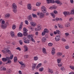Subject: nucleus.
<instances>
[{"mask_svg": "<svg viewBox=\"0 0 74 74\" xmlns=\"http://www.w3.org/2000/svg\"><path fill=\"white\" fill-rule=\"evenodd\" d=\"M37 14L39 16L40 18H43L45 16V14L42 12H38Z\"/></svg>", "mask_w": 74, "mask_h": 74, "instance_id": "1", "label": "nucleus"}, {"mask_svg": "<svg viewBox=\"0 0 74 74\" xmlns=\"http://www.w3.org/2000/svg\"><path fill=\"white\" fill-rule=\"evenodd\" d=\"M7 25H8V23L6 22V24H1V27L2 29H4L6 28L7 26Z\"/></svg>", "mask_w": 74, "mask_h": 74, "instance_id": "2", "label": "nucleus"}, {"mask_svg": "<svg viewBox=\"0 0 74 74\" xmlns=\"http://www.w3.org/2000/svg\"><path fill=\"white\" fill-rule=\"evenodd\" d=\"M41 10L44 13H46L47 12V9H46V8L44 6H43L41 7Z\"/></svg>", "mask_w": 74, "mask_h": 74, "instance_id": "3", "label": "nucleus"}, {"mask_svg": "<svg viewBox=\"0 0 74 74\" xmlns=\"http://www.w3.org/2000/svg\"><path fill=\"white\" fill-rule=\"evenodd\" d=\"M60 40V36L59 35H57L55 38V40L56 41H59Z\"/></svg>", "mask_w": 74, "mask_h": 74, "instance_id": "4", "label": "nucleus"}, {"mask_svg": "<svg viewBox=\"0 0 74 74\" xmlns=\"http://www.w3.org/2000/svg\"><path fill=\"white\" fill-rule=\"evenodd\" d=\"M47 4H49L50 3L53 4L54 3V0H47Z\"/></svg>", "mask_w": 74, "mask_h": 74, "instance_id": "5", "label": "nucleus"}, {"mask_svg": "<svg viewBox=\"0 0 74 74\" xmlns=\"http://www.w3.org/2000/svg\"><path fill=\"white\" fill-rule=\"evenodd\" d=\"M19 63L21 65V67H23L24 68L26 66V64H25L23 63V62H19Z\"/></svg>", "mask_w": 74, "mask_h": 74, "instance_id": "6", "label": "nucleus"}, {"mask_svg": "<svg viewBox=\"0 0 74 74\" xmlns=\"http://www.w3.org/2000/svg\"><path fill=\"white\" fill-rule=\"evenodd\" d=\"M30 24L32 26L34 27L36 26V23L33 22H31L30 23Z\"/></svg>", "mask_w": 74, "mask_h": 74, "instance_id": "7", "label": "nucleus"}, {"mask_svg": "<svg viewBox=\"0 0 74 74\" xmlns=\"http://www.w3.org/2000/svg\"><path fill=\"white\" fill-rule=\"evenodd\" d=\"M55 3H56L58 4H60V5H62V4H63V3H62L60 2L59 0H56L55 1Z\"/></svg>", "mask_w": 74, "mask_h": 74, "instance_id": "8", "label": "nucleus"}, {"mask_svg": "<svg viewBox=\"0 0 74 74\" xmlns=\"http://www.w3.org/2000/svg\"><path fill=\"white\" fill-rule=\"evenodd\" d=\"M27 7L28 10H32V7L31 6V4L29 3L27 5Z\"/></svg>", "mask_w": 74, "mask_h": 74, "instance_id": "9", "label": "nucleus"}, {"mask_svg": "<svg viewBox=\"0 0 74 74\" xmlns=\"http://www.w3.org/2000/svg\"><path fill=\"white\" fill-rule=\"evenodd\" d=\"M63 14H64L65 16H66V15H69L70 13L69 12H63Z\"/></svg>", "mask_w": 74, "mask_h": 74, "instance_id": "10", "label": "nucleus"}, {"mask_svg": "<svg viewBox=\"0 0 74 74\" xmlns=\"http://www.w3.org/2000/svg\"><path fill=\"white\" fill-rule=\"evenodd\" d=\"M27 19L29 21H32V16H31V15H29L27 17Z\"/></svg>", "mask_w": 74, "mask_h": 74, "instance_id": "11", "label": "nucleus"}, {"mask_svg": "<svg viewBox=\"0 0 74 74\" xmlns=\"http://www.w3.org/2000/svg\"><path fill=\"white\" fill-rule=\"evenodd\" d=\"M12 8L13 9H16V8H17V6H16V4L15 3H13L12 5Z\"/></svg>", "mask_w": 74, "mask_h": 74, "instance_id": "12", "label": "nucleus"}, {"mask_svg": "<svg viewBox=\"0 0 74 74\" xmlns=\"http://www.w3.org/2000/svg\"><path fill=\"white\" fill-rule=\"evenodd\" d=\"M42 52L43 53L47 54V51H46V49L45 48H43L42 49Z\"/></svg>", "mask_w": 74, "mask_h": 74, "instance_id": "13", "label": "nucleus"}, {"mask_svg": "<svg viewBox=\"0 0 74 74\" xmlns=\"http://www.w3.org/2000/svg\"><path fill=\"white\" fill-rule=\"evenodd\" d=\"M55 49H54V48H53L52 49V51H51V54L53 55H55Z\"/></svg>", "mask_w": 74, "mask_h": 74, "instance_id": "14", "label": "nucleus"}, {"mask_svg": "<svg viewBox=\"0 0 74 74\" xmlns=\"http://www.w3.org/2000/svg\"><path fill=\"white\" fill-rule=\"evenodd\" d=\"M7 70V69H6V68L3 67H1L0 68V70L1 71H6V70Z\"/></svg>", "mask_w": 74, "mask_h": 74, "instance_id": "15", "label": "nucleus"}, {"mask_svg": "<svg viewBox=\"0 0 74 74\" xmlns=\"http://www.w3.org/2000/svg\"><path fill=\"white\" fill-rule=\"evenodd\" d=\"M23 47L24 48V51L25 52H26V51H28L27 47L25 45L23 46Z\"/></svg>", "mask_w": 74, "mask_h": 74, "instance_id": "16", "label": "nucleus"}, {"mask_svg": "<svg viewBox=\"0 0 74 74\" xmlns=\"http://www.w3.org/2000/svg\"><path fill=\"white\" fill-rule=\"evenodd\" d=\"M8 57H6V58H2V60L3 62H6V61H7V59H8Z\"/></svg>", "mask_w": 74, "mask_h": 74, "instance_id": "17", "label": "nucleus"}, {"mask_svg": "<svg viewBox=\"0 0 74 74\" xmlns=\"http://www.w3.org/2000/svg\"><path fill=\"white\" fill-rule=\"evenodd\" d=\"M23 25V22H21V23L19 27V30H21L22 28V26Z\"/></svg>", "mask_w": 74, "mask_h": 74, "instance_id": "18", "label": "nucleus"}, {"mask_svg": "<svg viewBox=\"0 0 74 74\" xmlns=\"http://www.w3.org/2000/svg\"><path fill=\"white\" fill-rule=\"evenodd\" d=\"M8 59H7V60H8L7 63L9 64H11L12 62L11 60L10 59V57H8Z\"/></svg>", "mask_w": 74, "mask_h": 74, "instance_id": "19", "label": "nucleus"}, {"mask_svg": "<svg viewBox=\"0 0 74 74\" xmlns=\"http://www.w3.org/2000/svg\"><path fill=\"white\" fill-rule=\"evenodd\" d=\"M6 52L7 53H8L9 54H11V51L9 50L6 49Z\"/></svg>", "mask_w": 74, "mask_h": 74, "instance_id": "20", "label": "nucleus"}, {"mask_svg": "<svg viewBox=\"0 0 74 74\" xmlns=\"http://www.w3.org/2000/svg\"><path fill=\"white\" fill-rule=\"evenodd\" d=\"M10 34L12 37H14V36H15L14 32H13L11 31L10 33Z\"/></svg>", "mask_w": 74, "mask_h": 74, "instance_id": "21", "label": "nucleus"}, {"mask_svg": "<svg viewBox=\"0 0 74 74\" xmlns=\"http://www.w3.org/2000/svg\"><path fill=\"white\" fill-rule=\"evenodd\" d=\"M17 35L18 37H21L23 36V34L20 32Z\"/></svg>", "mask_w": 74, "mask_h": 74, "instance_id": "22", "label": "nucleus"}, {"mask_svg": "<svg viewBox=\"0 0 74 74\" xmlns=\"http://www.w3.org/2000/svg\"><path fill=\"white\" fill-rule=\"evenodd\" d=\"M5 16L6 18H8L10 16V14H5Z\"/></svg>", "mask_w": 74, "mask_h": 74, "instance_id": "23", "label": "nucleus"}, {"mask_svg": "<svg viewBox=\"0 0 74 74\" xmlns=\"http://www.w3.org/2000/svg\"><path fill=\"white\" fill-rule=\"evenodd\" d=\"M44 31L46 33H49V30L46 28L44 30Z\"/></svg>", "mask_w": 74, "mask_h": 74, "instance_id": "24", "label": "nucleus"}, {"mask_svg": "<svg viewBox=\"0 0 74 74\" xmlns=\"http://www.w3.org/2000/svg\"><path fill=\"white\" fill-rule=\"evenodd\" d=\"M46 40H47V39H46V38L45 37H43L42 38V42H45V41H46Z\"/></svg>", "mask_w": 74, "mask_h": 74, "instance_id": "25", "label": "nucleus"}, {"mask_svg": "<svg viewBox=\"0 0 74 74\" xmlns=\"http://www.w3.org/2000/svg\"><path fill=\"white\" fill-rule=\"evenodd\" d=\"M27 38H33V35L32 34H29L27 36Z\"/></svg>", "mask_w": 74, "mask_h": 74, "instance_id": "26", "label": "nucleus"}, {"mask_svg": "<svg viewBox=\"0 0 74 74\" xmlns=\"http://www.w3.org/2000/svg\"><path fill=\"white\" fill-rule=\"evenodd\" d=\"M65 26L66 27H67L70 26V23H68L65 24Z\"/></svg>", "mask_w": 74, "mask_h": 74, "instance_id": "27", "label": "nucleus"}, {"mask_svg": "<svg viewBox=\"0 0 74 74\" xmlns=\"http://www.w3.org/2000/svg\"><path fill=\"white\" fill-rule=\"evenodd\" d=\"M23 31L24 32L23 33H25L27 32L28 30L26 28L24 27L23 29Z\"/></svg>", "mask_w": 74, "mask_h": 74, "instance_id": "28", "label": "nucleus"}, {"mask_svg": "<svg viewBox=\"0 0 74 74\" xmlns=\"http://www.w3.org/2000/svg\"><path fill=\"white\" fill-rule=\"evenodd\" d=\"M32 15L33 18H37V15L36 14H34L32 13Z\"/></svg>", "mask_w": 74, "mask_h": 74, "instance_id": "29", "label": "nucleus"}, {"mask_svg": "<svg viewBox=\"0 0 74 74\" xmlns=\"http://www.w3.org/2000/svg\"><path fill=\"white\" fill-rule=\"evenodd\" d=\"M57 55L58 56H60L62 55V53L60 52H58L57 53Z\"/></svg>", "mask_w": 74, "mask_h": 74, "instance_id": "30", "label": "nucleus"}, {"mask_svg": "<svg viewBox=\"0 0 74 74\" xmlns=\"http://www.w3.org/2000/svg\"><path fill=\"white\" fill-rule=\"evenodd\" d=\"M41 63L39 64L36 67V69H39L40 67V66H41Z\"/></svg>", "mask_w": 74, "mask_h": 74, "instance_id": "31", "label": "nucleus"}, {"mask_svg": "<svg viewBox=\"0 0 74 74\" xmlns=\"http://www.w3.org/2000/svg\"><path fill=\"white\" fill-rule=\"evenodd\" d=\"M38 57L37 56H34V60H37L38 59Z\"/></svg>", "mask_w": 74, "mask_h": 74, "instance_id": "32", "label": "nucleus"}, {"mask_svg": "<svg viewBox=\"0 0 74 74\" xmlns=\"http://www.w3.org/2000/svg\"><path fill=\"white\" fill-rule=\"evenodd\" d=\"M44 70V68L43 67L40 68L39 69V71H41L42 72V71H43V70Z\"/></svg>", "mask_w": 74, "mask_h": 74, "instance_id": "33", "label": "nucleus"}, {"mask_svg": "<svg viewBox=\"0 0 74 74\" xmlns=\"http://www.w3.org/2000/svg\"><path fill=\"white\" fill-rule=\"evenodd\" d=\"M13 58H14V56L13 55H10V57H9L10 59H11V60H12L13 59Z\"/></svg>", "mask_w": 74, "mask_h": 74, "instance_id": "34", "label": "nucleus"}, {"mask_svg": "<svg viewBox=\"0 0 74 74\" xmlns=\"http://www.w3.org/2000/svg\"><path fill=\"white\" fill-rule=\"evenodd\" d=\"M51 15H52V16L53 17V18H55V14L53 13H51Z\"/></svg>", "mask_w": 74, "mask_h": 74, "instance_id": "35", "label": "nucleus"}, {"mask_svg": "<svg viewBox=\"0 0 74 74\" xmlns=\"http://www.w3.org/2000/svg\"><path fill=\"white\" fill-rule=\"evenodd\" d=\"M14 62H17V57H15L14 58Z\"/></svg>", "mask_w": 74, "mask_h": 74, "instance_id": "36", "label": "nucleus"}, {"mask_svg": "<svg viewBox=\"0 0 74 74\" xmlns=\"http://www.w3.org/2000/svg\"><path fill=\"white\" fill-rule=\"evenodd\" d=\"M49 71L51 73H53V71H52V70L51 69H49Z\"/></svg>", "mask_w": 74, "mask_h": 74, "instance_id": "37", "label": "nucleus"}, {"mask_svg": "<svg viewBox=\"0 0 74 74\" xmlns=\"http://www.w3.org/2000/svg\"><path fill=\"white\" fill-rule=\"evenodd\" d=\"M41 5V3L40 2H37L36 4V6H40Z\"/></svg>", "mask_w": 74, "mask_h": 74, "instance_id": "38", "label": "nucleus"}, {"mask_svg": "<svg viewBox=\"0 0 74 74\" xmlns=\"http://www.w3.org/2000/svg\"><path fill=\"white\" fill-rule=\"evenodd\" d=\"M71 14H74V9L72 10L71 12Z\"/></svg>", "mask_w": 74, "mask_h": 74, "instance_id": "39", "label": "nucleus"}, {"mask_svg": "<svg viewBox=\"0 0 74 74\" xmlns=\"http://www.w3.org/2000/svg\"><path fill=\"white\" fill-rule=\"evenodd\" d=\"M27 35V32H23V35L24 36H26Z\"/></svg>", "mask_w": 74, "mask_h": 74, "instance_id": "40", "label": "nucleus"}, {"mask_svg": "<svg viewBox=\"0 0 74 74\" xmlns=\"http://www.w3.org/2000/svg\"><path fill=\"white\" fill-rule=\"evenodd\" d=\"M61 62V59H58L57 62L58 63H60Z\"/></svg>", "mask_w": 74, "mask_h": 74, "instance_id": "41", "label": "nucleus"}, {"mask_svg": "<svg viewBox=\"0 0 74 74\" xmlns=\"http://www.w3.org/2000/svg\"><path fill=\"white\" fill-rule=\"evenodd\" d=\"M56 32H57V34H60V31L59 30H56Z\"/></svg>", "mask_w": 74, "mask_h": 74, "instance_id": "42", "label": "nucleus"}, {"mask_svg": "<svg viewBox=\"0 0 74 74\" xmlns=\"http://www.w3.org/2000/svg\"><path fill=\"white\" fill-rule=\"evenodd\" d=\"M16 28V26L15 25H14L12 26V29L13 30H14Z\"/></svg>", "mask_w": 74, "mask_h": 74, "instance_id": "43", "label": "nucleus"}, {"mask_svg": "<svg viewBox=\"0 0 74 74\" xmlns=\"http://www.w3.org/2000/svg\"><path fill=\"white\" fill-rule=\"evenodd\" d=\"M46 33H45V32L44 31L43 32H42V36H44V35H45V34H46Z\"/></svg>", "mask_w": 74, "mask_h": 74, "instance_id": "44", "label": "nucleus"}, {"mask_svg": "<svg viewBox=\"0 0 74 74\" xmlns=\"http://www.w3.org/2000/svg\"><path fill=\"white\" fill-rule=\"evenodd\" d=\"M24 42H25V43H27L28 44H29L30 43V42H28V41H27V40H24Z\"/></svg>", "mask_w": 74, "mask_h": 74, "instance_id": "45", "label": "nucleus"}, {"mask_svg": "<svg viewBox=\"0 0 74 74\" xmlns=\"http://www.w3.org/2000/svg\"><path fill=\"white\" fill-rule=\"evenodd\" d=\"M11 72V70L10 69H8V70L7 71V73H8V74L10 73Z\"/></svg>", "mask_w": 74, "mask_h": 74, "instance_id": "46", "label": "nucleus"}, {"mask_svg": "<svg viewBox=\"0 0 74 74\" xmlns=\"http://www.w3.org/2000/svg\"><path fill=\"white\" fill-rule=\"evenodd\" d=\"M58 25L59 27H60V28H63V27L61 25H60V24H58Z\"/></svg>", "mask_w": 74, "mask_h": 74, "instance_id": "47", "label": "nucleus"}, {"mask_svg": "<svg viewBox=\"0 0 74 74\" xmlns=\"http://www.w3.org/2000/svg\"><path fill=\"white\" fill-rule=\"evenodd\" d=\"M13 11L14 13H16V12H17V10L16 9H13Z\"/></svg>", "mask_w": 74, "mask_h": 74, "instance_id": "48", "label": "nucleus"}, {"mask_svg": "<svg viewBox=\"0 0 74 74\" xmlns=\"http://www.w3.org/2000/svg\"><path fill=\"white\" fill-rule=\"evenodd\" d=\"M31 41H32V42H34V43H35V40H34V39H33V38H31Z\"/></svg>", "mask_w": 74, "mask_h": 74, "instance_id": "49", "label": "nucleus"}, {"mask_svg": "<svg viewBox=\"0 0 74 74\" xmlns=\"http://www.w3.org/2000/svg\"><path fill=\"white\" fill-rule=\"evenodd\" d=\"M19 42L20 45H22L23 44V42L22 40H20Z\"/></svg>", "mask_w": 74, "mask_h": 74, "instance_id": "50", "label": "nucleus"}, {"mask_svg": "<svg viewBox=\"0 0 74 74\" xmlns=\"http://www.w3.org/2000/svg\"><path fill=\"white\" fill-rule=\"evenodd\" d=\"M37 28L38 29H39V30H41V26H38L37 27Z\"/></svg>", "mask_w": 74, "mask_h": 74, "instance_id": "51", "label": "nucleus"}, {"mask_svg": "<svg viewBox=\"0 0 74 74\" xmlns=\"http://www.w3.org/2000/svg\"><path fill=\"white\" fill-rule=\"evenodd\" d=\"M37 28L38 29H39V30H41V26H38L37 27Z\"/></svg>", "mask_w": 74, "mask_h": 74, "instance_id": "52", "label": "nucleus"}, {"mask_svg": "<svg viewBox=\"0 0 74 74\" xmlns=\"http://www.w3.org/2000/svg\"><path fill=\"white\" fill-rule=\"evenodd\" d=\"M52 8L53 9H55L56 8V6L55 5H53L52 6Z\"/></svg>", "mask_w": 74, "mask_h": 74, "instance_id": "53", "label": "nucleus"}, {"mask_svg": "<svg viewBox=\"0 0 74 74\" xmlns=\"http://www.w3.org/2000/svg\"><path fill=\"white\" fill-rule=\"evenodd\" d=\"M24 58H29V56L28 55H25L24 56Z\"/></svg>", "mask_w": 74, "mask_h": 74, "instance_id": "54", "label": "nucleus"}, {"mask_svg": "<svg viewBox=\"0 0 74 74\" xmlns=\"http://www.w3.org/2000/svg\"><path fill=\"white\" fill-rule=\"evenodd\" d=\"M16 49H17L18 50H19L20 51L21 50V48H20V47H17V48Z\"/></svg>", "mask_w": 74, "mask_h": 74, "instance_id": "55", "label": "nucleus"}, {"mask_svg": "<svg viewBox=\"0 0 74 74\" xmlns=\"http://www.w3.org/2000/svg\"><path fill=\"white\" fill-rule=\"evenodd\" d=\"M61 70L62 71L64 70V67H62L61 68Z\"/></svg>", "mask_w": 74, "mask_h": 74, "instance_id": "56", "label": "nucleus"}, {"mask_svg": "<svg viewBox=\"0 0 74 74\" xmlns=\"http://www.w3.org/2000/svg\"><path fill=\"white\" fill-rule=\"evenodd\" d=\"M25 24H26V25H28V24H29V22H28V21L27 20H25Z\"/></svg>", "mask_w": 74, "mask_h": 74, "instance_id": "57", "label": "nucleus"}, {"mask_svg": "<svg viewBox=\"0 0 74 74\" xmlns=\"http://www.w3.org/2000/svg\"><path fill=\"white\" fill-rule=\"evenodd\" d=\"M70 67L72 69V70H74V66H70Z\"/></svg>", "mask_w": 74, "mask_h": 74, "instance_id": "58", "label": "nucleus"}, {"mask_svg": "<svg viewBox=\"0 0 74 74\" xmlns=\"http://www.w3.org/2000/svg\"><path fill=\"white\" fill-rule=\"evenodd\" d=\"M48 45L50 47H51V46H52V43H49L48 44Z\"/></svg>", "mask_w": 74, "mask_h": 74, "instance_id": "59", "label": "nucleus"}, {"mask_svg": "<svg viewBox=\"0 0 74 74\" xmlns=\"http://www.w3.org/2000/svg\"><path fill=\"white\" fill-rule=\"evenodd\" d=\"M2 25H3V24H4L5 23V21H4L3 20L2 21Z\"/></svg>", "mask_w": 74, "mask_h": 74, "instance_id": "60", "label": "nucleus"}, {"mask_svg": "<svg viewBox=\"0 0 74 74\" xmlns=\"http://www.w3.org/2000/svg\"><path fill=\"white\" fill-rule=\"evenodd\" d=\"M70 2L71 4L74 3V1L73 0H70Z\"/></svg>", "mask_w": 74, "mask_h": 74, "instance_id": "61", "label": "nucleus"}, {"mask_svg": "<svg viewBox=\"0 0 74 74\" xmlns=\"http://www.w3.org/2000/svg\"><path fill=\"white\" fill-rule=\"evenodd\" d=\"M53 12L54 13V14H56L58 13V12H57V11H56V10H55L53 11Z\"/></svg>", "mask_w": 74, "mask_h": 74, "instance_id": "62", "label": "nucleus"}, {"mask_svg": "<svg viewBox=\"0 0 74 74\" xmlns=\"http://www.w3.org/2000/svg\"><path fill=\"white\" fill-rule=\"evenodd\" d=\"M65 48L66 49H68L69 48V46H65Z\"/></svg>", "mask_w": 74, "mask_h": 74, "instance_id": "63", "label": "nucleus"}, {"mask_svg": "<svg viewBox=\"0 0 74 74\" xmlns=\"http://www.w3.org/2000/svg\"><path fill=\"white\" fill-rule=\"evenodd\" d=\"M62 64H58V66H59V67H60L61 66H62Z\"/></svg>", "mask_w": 74, "mask_h": 74, "instance_id": "64", "label": "nucleus"}]
</instances>
